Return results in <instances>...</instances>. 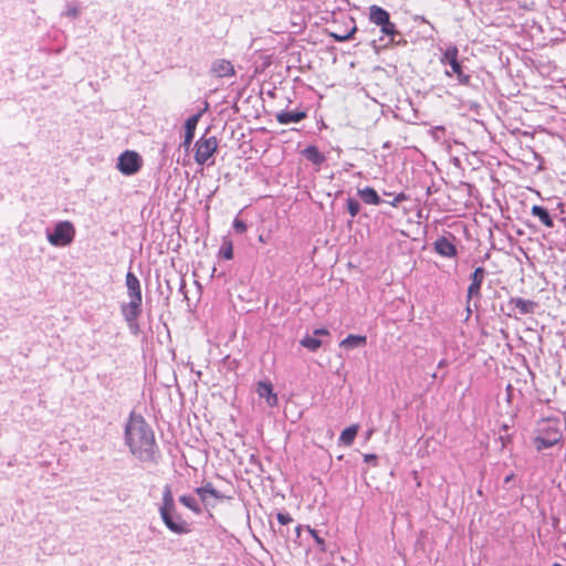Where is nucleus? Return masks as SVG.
I'll return each mask as SVG.
<instances>
[{"instance_id": "4", "label": "nucleus", "mask_w": 566, "mask_h": 566, "mask_svg": "<svg viewBox=\"0 0 566 566\" xmlns=\"http://www.w3.org/2000/svg\"><path fill=\"white\" fill-rule=\"evenodd\" d=\"M440 63L447 69L444 75L448 77L455 76L460 85H469L471 76L464 73L463 66L459 61V50L455 45H448L441 54Z\"/></svg>"}, {"instance_id": "12", "label": "nucleus", "mask_w": 566, "mask_h": 566, "mask_svg": "<svg viewBox=\"0 0 566 566\" xmlns=\"http://www.w3.org/2000/svg\"><path fill=\"white\" fill-rule=\"evenodd\" d=\"M126 287L129 300L143 301L140 282L130 271L126 274Z\"/></svg>"}, {"instance_id": "14", "label": "nucleus", "mask_w": 566, "mask_h": 566, "mask_svg": "<svg viewBox=\"0 0 566 566\" xmlns=\"http://www.w3.org/2000/svg\"><path fill=\"white\" fill-rule=\"evenodd\" d=\"M381 35L379 42H382V48H388L395 42V36L399 33L394 22L379 25Z\"/></svg>"}, {"instance_id": "17", "label": "nucleus", "mask_w": 566, "mask_h": 566, "mask_svg": "<svg viewBox=\"0 0 566 566\" xmlns=\"http://www.w3.org/2000/svg\"><path fill=\"white\" fill-rule=\"evenodd\" d=\"M306 116L304 111H282L276 113L275 118L280 124L287 125L290 123H300Z\"/></svg>"}, {"instance_id": "9", "label": "nucleus", "mask_w": 566, "mask_h": 566, "mask_svg": "<svg viewBox=\"0 0 566 566\" xmlns=\"http://www.w3.org/2000/svg\"><path fill=\"white\" fill-rule=\"evenodd\" d=\"M485 277V270L483 268H476L471 274V283L468 287V301L474 297H480L481 286Z\"/></svg>"}, {"instance_id": "39", "label": "nucleus", "mask_w": 566, "mask_h": 566, "mask_svg": "<svg viewBox=\"0 0 566 566\" xmlns=\"http://www.w3.org/2000/svg\"><path fill=\"white\" fill-rule=\"evenodd\" d=\"M301 531H302V526L301 525L296 526L295 532H296L297 537L301 535Z\"/></svg>"}, {"instance_id": "23", "label": "nucleus", "mask_w": 566, "mask_h": 566, "mask_svg": "<svg viewBox=\"0 0 566 566\" xmlns=\"http://www.w3.org/2000/svg\"><path fill=\"white\" fill-rule=\"evenodd\" d=\"M531 213H532V216L538 218L541 223L544 224L545 227H547V228L554 227V220L551 217L547 209H545L544 207L535 205L532 207Z\"/></svg>"}, {"instance_id": "29", "label": "nucleus", "mask_w": 566, "mask_h": 566, "mask_svg": "<svg viewBox=\"0 0 566 566\" xmlns=\"http://www.w3.org/2000/svg\"><path fill=\"white\" fill-rule=\"evenodd\" d=\"M220 253L226 260H231L233 258V248L231 241H223Z\"/></svg>"}, {"instance_id": "1", "label": "nucleus", "mask_w": 566, "mask_h": 566, "mask_svg": "<svg viewBox=\"0 0 566 566\" xmlns=\"http://www.w3.org/2000/svg\"><path fill=\"white\" fill-rule=\"evenodd\" d=\"M125 441L142 462H153L156 453L155 434L143 416L132 412L125 427Z\"/></svg>"}, {"instance_id": "25", "label": "nucleus", "mask_w": 566, "mask_h": 566, "mask_svg": "<svg viewBox=\"0 0 566 566\" xmlns=\"http://www.w3.org/2000/svg\"><path fill=\"white\" fill-rule=\"evenodd\" d=\"M358 432V426L357 424H353L350 427H347L346 429H344L339 436V442L343 443L344 446H352L354 440H355V437Z\"/></svg>"}, {"instance_id": "42", "label": "nucleus", "mask_w": 566, "mask_h": 566, "mask_svg": "<svg viewBox=\"0 0 566 566\" xmlns=\"http://www.w3.org/2000/svg\"><path fill=\"white\" fill-rule=\"evenodd\" d=\"M565 348H566V344H565Z\"/></svg>"}, {"instance_id": "33", "label": "nucleus", "mask_w": 566, "mask_h": 566, "mask_svg": "<svg viewBox=\"0 0 566 566\" xmlns=\"http://www.w3.org/2000/svg\"><path fill=\"white\" fill-rule=\"evenodd\" d=\"M127 325H128L129 332L133 335H138L139 334L140 328H139L138 319L128 321Z\"/></svg>"}, {"instance_id": "26", "label": "nucleus", "mask_w": 566, "mask_h": 566, "mask_svg": "<svg viewBox=\"0 0 566 566\" xmlns=\"http://www.w3.org/2000/svg\"><path fill=\"white\" fill-rule=\"evenodd\" d=\"M179 502L196 514H201L203 509L192 495H181Z\"/></svg>"}, {"instance_id": "41", "label": "nucleus", "mask_w": 566, "mask_h": 566, "mask_svg": "<svg viewBox=\"0 0 566 566\" xmlns=\"http://www.w3.org/2000/svg\"><path fill=\"white\" fill-rule=\"evenodd\" d=\"M444 364H446V360H440V363H439V365H438V366H439V367H442V366H444Z\"/></svg>"}, {"instance_id": "15", "label": "nucleus", "mask_w": 566, "mask_h": 566, "mask_svg": "<svg viewBox=\"0 0 566 566\" xmlns=\"http://www.w3.org/2000/svg\"><path fill=\"white\" fill-rule=\"evenodd\" d=\"M211 72L218 77H228L235 74L232 63L228 60H216L211 65Z\"/></svg>"}, {"instance_id": "40", "label": "nucleus", "mask_w": 566, "mask_h": 566, "mask_svg": "<svg viewBox=\"0 0 566 566\" xmlns=\"http://www.w3.org/2000/svg\"><path fill=\"white\" fill-rule=\"evenodd\" d=\"M512 479H513V474L507 475V476L504 479V482H505V483H509V482H511V481H512Z\"/></svg>"}, {"instance_id": "10", "label": "nucleus", "mask_w": 566, "mask_h": 566, "mask_svg": "<svg viewBox=\"0 0 566 566\" xmlns=\"http://www.w3.org/2000/svg\"><path fill=\"white\" fill-rule=\"evenodd\" d=\"M329 333L325 328H317L312 335H306L301 339V345L311 352H316L322 345L323 340L319 336H328Z\"/></svg>"}, {"instance_id": "6", "label": "nucleus", "mask_w": 566, "mask_h": 566, "mask_svg": "<svg viewBox=\"0 0 566 566\" xmlns=\"http://www.w3.org/2000/svg\"><path fill=\"white\" fill-rule=\"evenodd\" d=\"M195 160L199 165H205L217 151L218 139L214 136L208 138L201 137L196 142Z\"/></svg>"}, {"instance_id": "13", "label": "nucleus", "mask_w": 566, "mask_h": 566, "mask_svg": "<svg viewBox=\"0 0 566 566\" xmlns=\"http://www.w3.org/2000/svg\"><path fill=\"white\" fill-rule=\"evenodd\" d=\"M434 251L446 258H454L457 255L455 245L446 237L438 238L434 241Z\"/></svg>"}, {"instance_id": "36", "label": "nucleus", "mask_w": 566, "mask_h": 566, "mask_svg": "<svg viewBox=\"0 0 566 566\" xmlns=\"http://www.w3.org/2000/svg\"><path fill=\"white\" fill-rule=\"evenodd\" d=\"M431 134L432 136L434 137V139H440V134H444V127L443 126H436L432 128L431 130Z\"/></svg>"}, {"instance_id": "27", "label": "nucleus", "mask_w": 566, "mask_h": 566, "mask_svg": "<svg viewBox=\"0 0 566 566\" xmlns=\"http://www.w3.org/2000/svg\"><path fill=\"white\" fill-rule=\"evenodd\" d=\"M348 213L352 218H355L360 211V203L357 199L348 197L346 200Z\"/></svg>"}, {"instance_id": "19", "label": "nucleus", "mask_w": 566, "mask_h": 566, "mask_svg": "<svg viewBox=\"0 0 566 566\" xmlns=\"http://www.w3.org/2000/svg\"><path fill=\"white\" fill-rule=\"evenodd\" d=\"M357 195L366 205L378 206L382 202L377 191L371 187L358 188Z\"/></svg>"}, {"instance_id": "8", "label": "nucleus", "mask_w": 566, "mask_h": 566, "mask_svg": "<svg viewBox=\"0 0 566 566\" xmlns=\"http://www.w3.org/2000/svg\"><path fill=\"white\" fill-rule=\"evenodd\" d=\"M195 492L203 504L205 510L214 507L218 502L226 499L222 493L214 489L211 482H207L202 486L196 488Z\"/></svg>"}, {"instance_id": "28", "label": "nucleus", "mask_w": 566, "mask_h": 566, "mask_svg": "<svg viewBox=\"0 0 566 566\" xmlns=\"http://www.w3.org/2000/svg\"><path fill=\"white\" fill-rule=\"evenodd\" d=\"M357 31V28L354 25L349 32H339V33H331V35L338 42H345L353 39L354 33Z\"/></svg>"}, {"instance_id": "21", "label": "nucleus", "mask_w": 566, "mask_h": 566, "mask_svg": "<svg viewBox=\"0 0 566 566\" xmlns=\"http://www.w3.org/2000/svg\"><path fill=\"white\" fill-rule=\"evenodd\" d=\"M302 155L311 161L313 165L321 166L325 160L326 157L324 154H322L318 148L314 145H310L306 148L302 150Z\"/></svg>"}, {"instance_id": "11", "label": "nucleus", "mask_w": 566, "mask_h": 566, "mask_svg": "<svg viewBox=\"0 0 566 566\" xmlns=\"http://www.w3.org/2000/svg\"><path fill=\"white\" fill-rule=\"evenodd\" d=\"M201 115H202V112H199V113L190 116L185 123V130H186L185 139L180 145L181 147L185 148V150H188L191 146L192 139L195 137V130H196V127L198 125V122H199Z\"/></svg>"}, {"instance_id": "24", "label": "nucleus", "mask_w": 566, "mask_h": 566, "mask_svg": "<svg viewBox=\"0 0 566 566\" xmlns=\"http://www.w3.org/2000/svg\"><path fill=\"white\" fill-rule=\"evenodd\" d=\"M366 336L350 334L340 342L339 346L346 349H353L356 347L364 346L366 345Z\"/></svg>"}, {"instance_id": "5", "label": "nucleus", "mask_w": 566, "mask_h": 566, "mask_svg": "<svg viewBox=\"0 0 566 566\" xmlns=\"http://www.w3.org/2000/svg\"><path fill=\"white\" fill-rule=\"evenodd\" d=\"M75 237V228L70 221H59L52 231H46V239L53 247H66Z\"/></svg>"}, {"instance_id": "7", "label": "nucleus", "mask_w": 566, "mask_h": 566, "mask_svg": "<svg viewBox=\"0 0 566 566\" xmlns=\"http://www.w3.org/2000/svg\"><path fill=\"white\" fill-rule=\"evenodd\" d=\"M140 156L133 150H126L118 157L117 169L125 176H132L142 168Z\"/></svg>"}, {"instance_id": "37", "label": "nucleus", "mask_w": 566, "mask_h": 566, "mask_svg": "<svg viewBox=\"0 0 566 566\" xmlns=\"http://www.w3.org/2000/svg\"><path fill=\"white\" fill-rule=\"evenodd\" d=\"M364 461L367 462V463H373L374 465L377 464V455L376 454H365L364 455Z\"/></svg>"}, {"instance_id": "34", "label": "nucleus", "mask_w": 566, "mask_h": 566, "mask_svg": "<svg viewBox=\"0 0 566 566\" xmlns=\"http://www.w3.org/2000/svg\"><path fill=\"white\" fill-rule=\"evenodd\" d=\"M63 14L65 17L76 18L80 14V10L76 7H69Z\"/></svg>"}, {"instance_id": "20", "label": "nucleus", "mask_w": 566, "mask_h": 566, "mask_svg": "<svg viewBox=\"0 0 566 566\" xmlns=\"http://www.w3.org/2000/svg\"><path fill=\"white\" fill-rule=\"evenodd\" d=\"M256 392L261 398H264L269 406L273 407L277 402V397L273 394L271 384L260 381L258 384Z\"/></svg>"}, {"instance_id": "16", "label": "nucleus", "mask_w": 566, "mask_h": 566, "mask_svg": "<svg viewBox=\"0 0 566 566\" xmlns=\"http://www.w3.org/2000/svg\"><path fill=\"white\" fill-rule=\"evenodd\" d=\"M370 23L379 27L390 22V14L384 8L373 4L369 7V17Z\"/></svg>"}, {"instance_id": "35", "label": "nucleus", "mask_w": 566, "mask_h": 566, "mask_svg": "<svg viewBox=\"0 0 566 566\" xmlns=\"http://www.w3.org/2000/svg\"><path fill=\"white\" fill-rule=\"evenodd\" d=\"M405 200H407V196L403 192H400L394 198L392 201H390V206L398 207V205Z\"/></svg>"}, {"instance_id": "18", "label": "nucleus", "mask_w": 566, "mask_h": 566, "mask_svg": "<svg viewBox=\"0 0 566 566\" xmlns=\"http://www.w3.org/2000/svg\"><path fill=\"white\" fill-rule=\"evenodd\" d=\"M143 301L129 300L127 304L122 305V314L126 322L138 319L142 313Z\"/></svg>"}, {"instance_id": "30", "label": "nucleus", "mask_w": 566, "mask_h": 566, "mask_svg": "<svg viewBox=\"0 0 566 566\" xmlns=\"http://www.w3.org/2000/svg\"><path fill=\"white\" fill-rule=\"evenodd\" d=\"M307 531L314 538L318 549L321 552H325L326 551L325 541L318 535V533L315 530L311 528L310 526H307Z\"/></svg>"}, {"instance_id": "3", "label": "nucleus", "mask_w": 566, "mask_h": 566, "mask_svg": "<svg viewBox=\"0 0 566 566\" xmlns=\"http://www.w3.org/2000/svg\"><path fill=\"white\" fill-rule=\"evenodd\" d=\"M160 518L165 526L174 534L185 535L190 533V524L177 512L175 499L170 485L163 490L161 503L158 507Z\"/></svg>"}, {"instance_id": "38", "label": "nucleus", "mask_w": 566, "mask_h": 566, "mask_svg": "<svg viewBox=\"0 0 566 566\" xmlns=\"http://www.w3.org/2000/svg\"><path fill=\"white\" fill-rule=\"evenodd\" d=\"M185 289H186V282L184 280H181L179 291L185 294Z\"/></svg>"}, {"instance_id": "32", "label": "nucleus", "mask_w": 566, "mask_h": 566, "mask_svg": "<svg viewBox=\"0 0 566 566\" xmlns=\"http://www.w3.org/2000/svg\"><path fill=\"white\" fill-rule=\"evenodd\" d=\"M276 518L279 523L282 525L290 524L293 521L292 516L289 513L283 512L277 513Z\"/></svg>"}, {"instance_id": "31", "label": "nucleus", "mask_w": 566, "mask_h": 566, "mask_svg": "<svg viewBox=\"0 0 566 566\" xmlns=\"http://www.w3.org/2000/svg\"><path fill=\"white\" fill-rule=\"evenodd\" d=\"M247 223L239 219V218H235L234 221H233V229L237 233H244L247 231Z\"/></svg>"}, {"instance_id": "22", "label": "nucleus", "mask_w": 566, "mask_h": 566, "mask_svg": "<svg viewBox=\"0 0 566 566\" xmlns=\"http://www.w3.org/2000/svg\"><path fill=\"white\" fill-rule=\"evenodd\" d=\"M511 303L515 305L521 315L532 314L536 308V303L522 297L511 298Z\"/></svg>"}, {"instance_id": "2", "label": "nucleus", "mask_w": 566, "mask_h": 566, "mask_svg": "<svg viewBox=\"0 0 566 566\" xmlns=\"http://www.w3.org/2000/svg\"><path fill=\"white\" fill-rule=\"evenodd\" d=\"M566 423L559 417H543L537 420L534 429V446L542 451L558 444L564 437Z\"/></svg>"}]
</instances>
